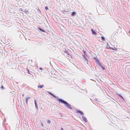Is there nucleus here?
<instances>
[{"label": "nucleus", "instance_id": "obj_10", "mask_svg": "<svg viewBox=\"0 0 130 130\" xmlns=\"http://www.w3.org/2000/svg\"><path fill=\"white\" fill-rule=\"evenodd\" d=\"M96 62H97V64L98 65H100V63L99 62V61L98 60H96Z\"/></svg>", "mask_w": 130, "mask_h": 130}, {"label": "nucleus", "instance_id": "obj_15", "mask_svg": "<svg viewBox=\"0 0 130 130\" xmlns=\"http://www.w3.org/2000/svg\"><path fill=\"white\" fill-rule=\"evenodd\" d=\"M45 9L46 10H47L48 9V7L46 6L45 7Z\"/></svg>", "mask_w": 130, "mask_h": 130}, {"label": "nucleus", "instance_id": "obj_24", "mask_svg": "<svg viewBox=\"0 0 130 130\" xmlns=\"http://www.w3.org/2000/svg\"><path fill=\"white\" fill-rule=\"evenodd\" d=\"M34 103H35H35H37L36 100H34Z\"/></svg>", "mask_w": 130, "mask_h": 130}, {"label": "nucleus", "instance_id": "obj_19", "mask_svg": "<svg viewBox=\"0 0 130 130\" xmlns=\"http://www.w3.org/2000/svg\"><path fill=\"white\" fill-rule=\"evenodd\" d=\"M120 97L121 98V99H123V100H124V99L122 97V96H121Z\"/></svg>", "mask_w": 130, "mask_h": 130}, {"label": "nucleus", "instance_id": "obj_14", "mask_svg": "<svg viewBox=\"0 0 130 130\" xmlns=\"http://www.w3.org/2000/svg\"><path fill=\"white\" fill-rule=\"evenodd\" d=\"M100 66H101V68H102V69H103V70H104V69H105V68H104V67H103V66H102V65H101V64H100Z\"/></svg>", "mask_w": 130, "mask_h": 130}, {"label": "nucleus", "instance_id": "obj_29", "mask_svg": "<svg viewBox=\"0 0 130 130\" xmlns=\"http://www.w3.org/2000/svg\"><path fill=\"white\" fill-rule=\"evenodd\" d=\"M109 48H111V49H113V48H112V47H109Z\"/></svg>", "mask_w": 130, "mask_h": 130}, {"label": "nucleus", "instance_id": "obj_21", "mask_svg": "<svg viewBox=\"0 0 130 130\" xmlns=\"http://www.w3.org/2000/svg\"><path fill=\"white\" fill-rule=\"evenodd\" d=\"M1 89L3 90V89L4 88V87L3 86H1Z\"/></svg>", "mask_w": 130, "mask_h": 130}, {"label": "nucleus", "instance_id": "obj_33", "mask_svg": "<svg viewBox=\"0 0 130 130\" xmlns=\"http://www.w3.org/2000/svg\"><path fill=\"white\" fill-rule=\"evenodd\" d=\"M72 130H73V129H72Z\"/></svg>", "mask_w": 130, "mask_h": 130}, {"label": "nucleus", "instance_id": "obj_16", "mask_svg": "<svg viewBox=\"0 0 130 130\" xmlns=\"http://www.w3.org/2000/svg\"><path fill=\"white\" fill-rule=\"evenodd\" d=\"M102 40H103L104 41V40H105L103 36H101V37Z\"/></svg>", "mask_w": 130, "mask_h": 130}, {"label": "nucleus", "instance_id": "obj_28", "mask_svg": "<svg viewBox=\"0 0 130 130\" xmlns=\"http://www.w3.org/2000/svg\"><path fill=\"white\" fill-rule=\"evenodd\" d=\"M122 95H121L120 94H119V96L120 97Z\"/></svg>", "mask_w": 130, "mask_h": 130}, {"label": "nucleus", "instance_id": "obj_31", "mask_svg": "<svg viewBox=\"0 0 130 130\" xmlns=\"http://www.w3.org/2000/svg\"><path fill=\"white\" fill-rule=\"evenodd\" d=\"M129 33H130V31H129Z\"/></svg>", "mask_w": 130, "mask_h": 130}, {"label": "nucleus", "instance_id": "obj_18", "mask_svg": "<svg viewBox=\"0 0 130 130\" xmlns=\"http://www.w3.org/2000/svg\"><path fill=\"white\" fill-rule=\"evenodd\" d=\"M52 96H53V97H54V98H57V97H56V96L55 95H54L53 94V95H52Z\"/></svg>", "mask_w": 130, "mask_h": 130}, {"label": "nucleus", "instance_id": "obj_23", "mask_svg": "<svg viewBox=\"0 0 130 130\" xmlns=\"http://www.w3.org/2000/svg\"><path fill=\"white\" fill-rule=\"evenodd\" d=\"M39 69V70H43V69L41 67H40Z\"/></svg>", "mask_w": 130, "mask_h": 130}, {"label": "nucleus", "instance_id": "obj_12", "mask_svg": "<svg viewBox=\"0 0 130 130\" xmlns=\"http://www.w3.org/2000/svg\"><path fill=\"white\" fill-rule=\"evenodd\" d=\"M76 112L77 113H79L80 115H81V111L78 110L76 111Z\"/></svg>", "mask_w": 130, "mask_h": 130}, {"label": "nucleus", "instance_id": "obj_2", "mask_svg": "<svg viewBox=\"0 0 130 130\" xmlns=\"http://www.w3.org/2000/svg\"><path fill=\"white\" fill-rule=\"evenodd\" d=\"M82 54H83L82 56L85 59V61L86 60V62L87 63L88 60L87 59V55L86 54V51H84V49L83 50V53H82Z\"/></svg>", "mask_w": 130, "mask_h": 130}, {"label": "nucleus", "instance_id": "obj_20", "mask_svg": "<svg viewBox=\"0 0 130 130\" xmlns=\"http://www.w3.org/2000/svg\"><path fill=\"white\" fill-rule=\"evenodd\" d=\"M38 13H41V11H40V9H39V11H38Z\"/></svg>", "mask_w": 130, "mask_h": 130}, {"label": "nucleus", "instance_id": "obj_22", "mask_svg": "<svg viewBox=\"0 0 130 130\" xmlns=\"http://www.w3.org/2000/svg\"><path fill=\"white\" fill-rule=\"evenodd\" d=\"M50 94L51 95H53V94L51 92H49L48 93Z\"/></svg>", "mask_w": 130, "mask_h": 130}, {"label": "nucleus", "instance_id": "obj_6", "mask_svg": "<svg viewBox=\"0 0 130 130\" xmlns=\"http://www.w3.org/2000/svg\"><path fill=\"white\" fill-rule=\"evenodd\" d=\"M44 87V85L38 86V87L39 88H41L43 87Z\"/></svg>", "mask_w": 130, "mask_h": 130}, {"label": "nucleus", "instance_id": "obj_9", "mask_svg": "<svg viewBox=\"0 0 130 130\" xmlns=\"http://www.w3.org/2000/svg\"><path fill=\"white\" fill-rule=\"evenodd\" d=\"M35 106L36 109L38 110V106L37 103H35Z\"/></svg>", "mask_w": 130, "mask_h": 130}, {"label": "nucleus", "instance_id": "obj_7", "mask_svg": "<svg viewBox=\"0 0 130 130\" xmlns=\"http://www.w3.org/2000/svg\"><path fill=\"white\" fill-rule=\"evenodd\" d=\"M40 125L42 127L41 128L42 129H43V128L44 127V125L43 124V123L41 122V124H40Z\"/></svg>", "mask_w": 130, "mask_h": 130}, {"label": "nucleus", "instance_id": "obj_32", "mask_svg": "<svg viewBox=\"0 0 130 130\" xmlns=\"http://www.w3.org/2000/svg\"><path fill=\"white\" fill-rule=\"evenodd\" d=\"M39 8H38V10H39Z\"/></svg>", "mask_w": 130, "mask_h": 130}, {"label": "nucleus", "instance_id": "obj_25", "mask_svg": "<svg viewBox=\"0 0 130 130\" xmlns=\"http://www.w3.org/2000/svg\"><path fill=\"white\" fill-rule=\"evenodd\" d=\"M94 59H96V60L98 59L97 57H96V58L95 57Z\"/></svg>", "mask_w": 130, "mask_h": 130}, {"label": "nucleus", "instance_id": "obj_30", "mask_svg": "<svg viewBox=\"0 0 130 130\" xmlns=\"http://www.w3.org/2000/svg\"><path fill=\"white\" fill-rule=\"evenodd\" d=\"M22 96H24V94H23L22 95Z\"/></svg>", "mask_w": 130, "mask_h": 130}, {"label": "nucleus", "instance_id": "obj_1", "mask_svg": "<svg viewBox=\"0 0 130 130\" xmlns=\"http://www.w3.org/2000/svg\"><path fill=\"white\" fill-rule=\"evenodd\" d=\"M57 100L59 101V102L64 104V105L69 108L71 109H72V108L71 107V105L69 104L67 101L61 98H57Z\"/></svg>", "mask_w": 130, "mask_h": 130}, {"label": "nucleus", "instance_id": "obj_27", "mask_svg": "<svg viewBox=\"0 0 130 130\" xmlns=\"http://www.w3.org/2000/svg\"><path fill=\"white\" fill-rule=\"evenodd\" d=\"M61 130H63V128H61Z\"/></svg>", "mask_w": 130, "mask_h": 130}, {"label": "nucleus", "instance_id": "obj_5", "mask_svg": "<svg viewBox=\"0 0 130 130\" xmlns=\"http://www.w3.org/2000/svg\"><path fill=\"white\" fill-rule=\"evenodd\" d=\"M91 30L92 34H95L96 33L92 29H91Z\"/></svg>", "mask_w": 130, "mask_h": 130}, {"label": "nucleus", "instance_id": "obj_17", "mask_svg": "<svg viewBox=\"0 0 130 130\" xmlns=\"http://www.w3.org/2000/svg\"><path fill=\"white\" fill-rule=\"evenodd\" d=\"M27 71H28V73L29 74H31L29 72V70L28 69V68H27Z\"/></svg>", "mask_w": 130, "mask_h": 130}, {"label": "nucleus", "instance_id": "obj_3", "mask_svg": "<svg viewBox=\"0 0 130 130\" xmlns=\"http://www.w3.org/2000/svg\"><path fill=\"white\" fill-rule=\"evenodd\" d=\"M82 118L83 120L85 121V122H87V119L84 116H82Z\"/></svg>", "mask_w": 130, "mask_h": 130}, {"label": "nucleus", "instance_id": "obj_13", "mask_svg": "<svg viewBox=\"0 0 130 130\" xmlns=\"http://www.w3.org/2000/svg\"><path fill=\"white\" fill-rule=\"evenodd\" d=\"M46 122L48 124H50L51 123L50 121L49 120H47L46 121Z\"/></svg>", "mask_w": 130, "mask_h": 130}, {"label": "nucleus", "instance_id": "obj_4", "mask_svg": "<svg viewBox=\"0 0 130 130\" xmlns=\"http://www.w3.org/2000/svg\"><path fill=\"white\" fill-rule=\"evenodd\" d=\"M31 98V97H27L26 98V102L27 104V102L29 99Z\"/></svg>", "mask_w": 130, "mask_h": 130}, {"label": "nucleus", "instance_id": "obj_26", "mask_svg": "<svg viewBox=\"0 0 130 130\" xmlns=\"http://www.w3.org/2000/svg\"><path fill=\"white\" fill-rule=\"evenodd\" d=\"M84 115L83 113L82 112V115Z\"/></svg>", "mask_w": 130, "mask_h": 130}, {"label": "nucleus", "instance_id": "obj_8", "mask_svg": "<svg viewBox=\"0 0 130 130\" xmlns=\"http://www.w3.org/2000/svg\"><path fill=\"white\" fill-rule=\"evenodd\" d=\"M76 14V12L74 11L71 14V15L72 16H74L75 14Z\"/></svg>", "mask_w": 130, "mask_h": 130}, {"label": "nucleus", "instance_id": "obj_11", "mask_svg": "<svg viewBox=\"0 0 130 130\" xmlns=\"http://www.w3.org/2000/svg\"><path fill=\"white\" fill-rule=\"evenodd\" d=\"M39 28L40 30L41 31L44 32H45V30H44L43 29H42L40 28Z\"/></svg>", "mask_w": 130, "mask_h": 130}]
</instances>
